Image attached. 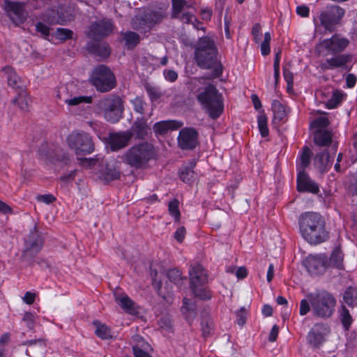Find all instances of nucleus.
I'll return each mask as SVG.
<instances>
[{
  "mask_svg": "<svg viewBox=\"0 0 357 357\" xmlns=\"http://www.w3.org/2000/svg\"><path fill=\"white\" fill-rule=\"evenodd\" d=\"M150 345L148 343H142L132 347V351L135 357H152L145 350H148Z\"/></svg>",
  "mask_w": 357,
  "mask_h": 357,
  "instance_id": "c03bdc74",
  "label": "nucleus"
},
{
  "mask_svg": "<svg viewBox=\"0 0 357 357\" xmlns=\"http://www.w3.org/2000/svg\"><path fill=\"white\" fill-rule=\"evenodd\" d=\"M43 246V238L35 225L24 239V248L22 258L24 261H31L40 251Z\"/></svg>",
  "mask_w": 357,
  "mask_h": 357,
  "instance_id": "9b49d317",
  "label": "nucleus"
},
{
  "mask_svg": "<svg viewBox=\"0 0 357 357\" xmlns=\"http://www.w3.org/2000/svg\"><path fill=\"white\" fill-rule=\"evenodd\" d=\"M351 61V56L349 54H340L333 58L328 59L325 61L319 63V68L325 71L336 68H344L346 64Z\"/></svg>",
  "mask_w": 357,
  "mask_h": 357,
  "instance_id": "5701e85b",
  "label": "nucleus"
},
{
  "mask_svg": "<svg viewBox=\"0 0 357 357\" xmlns=\"http://www.w3.org/2000/svg\"><path fill=\"white\" fill-rule=\"evenodd\" d=\"M56 98L66 103V100L70 98L68 91L66 86H61L56 90Z\"/></svg>",
  "mask_w": 357,
  "mask_h": 357,
  "instance_id": "4d7b16f0",
  "label": "nucleus"
},
{
  "mask_svg": "<svg viewBox=\"0 0 357 357\" xmlns=\"http://www.w3.org/2000/svg\"><path fill=\"white\" fill-rule=\"evenodd\" d=\"M183 306L182 312L185 314L188 321H192L197 315V307L195 302L185 298L183 301Z\"/></svg>",
  "mask_w": 357,
  "mask_h": 357,
  "instance_id": "473e14b6",
  "label": "nucleus"
},
{
  "mask_svg": "<svg viewBox=\"0 0 357 357\" xmlns=\"http://www.w3.org/2000/svg\"><path fill=\"white\" fill-rule=\"evenodd\" d=\"M183 126L181 121L176 120L162 121L153 126V130L156 135H164L169 130H176Z\"/></svg>",
  "mask_w": 357,
  "mask_h": 357,
  "instance_id": "393cba45",
  "label": "nucleus"
},
{
  "mask_svg": "<svg viewBox=\"0 0 357 357\" xmlns=\"http://www.w3.org/2000/svg\"><path fill=\"white\" fill-rule=\"evenodd\" d=\"M281 50L276 52L275 55L273 68H274V78L275 84H278L279 77H280V60Z\"/></svg>",
  "mask_w": 357,
  "mask_h": 357,
  "instance_id": "5fc2aeb1",
  "label": "nucleus"
},
{
  "mask_svg": "<svg viewBox=\"0 0 357 357\" xmlns=\"http://www.w3.org/2000/svg\"><path fill=\"white\" fill-rule=\"evenodd\" d=\"M90 81L101 93L109 92L116 86L114 74L105 65H99L94 68Z\"/></svg>",
  "mask_w": 357,
  "mask_h": 357,
  "instance_id": "6e6552de",
  "label": "nucleus"
},
{
  "mask_svg": "<svg viewBox=\"0 0 357 357\" xmlns=\"http://www.w3.org/2000/svg\"><path fill=\"white\" fill-rule=\"evenodd\" d=\"M312 155V151L310 148L307 146L303 148V151L300 155L299 164L298 165V169L305 170L310 164V159Z\"/></svg>",
  "mask_w": 357,
  "mask_h": 357,
  "instance_id": "4c0bfd02",
  "label": "nucleus"
},
{
  "mask_svg": "<svg viewBox=\"0 0 357 357\" xmlns=\"http://www.w3.org/2000/svg\"><path fill=\"white\" fill-rule=\"evenodd\" d=\"M218 50L213 39L206 36L199 39L195 50V59L197 65L202 69H209L211 72L206 75L195 78L199 83L202 80L213 79L222 73V67L217 59Z\"/></svg>",
  "mask_w": 357,
  "mask_h": 357,
  "instance_id": "f257e3e1",
  "label": "nucleus"
},
{
  "mask_svg": "<svg viewBox=\"0 0 357 357\" xmlns=\"http://www.w3.org/2000/svg\"><path fill=\"white\" fill-rule=\"evenodd\" d=\"M344 255L340 247L336 248L331 254L330 257L327 258L328 268H336L343 269Z\"/></svg>",
  "mask_w": 357,
  "mask_h": 357,
  "instance_id": "c85d7f7f",
  "label": "nucleus"
},
{
  "mask_svg": "<svg viewBox=\"0 0 357 357\" xmlns=\"http://www.w3.org/2000/svg\"><path fill=\"white\" fill-rule=\"evenodd\" d=\"M68 144L76 155L90 154L95 149L92 137L84 132H73L68 135Z\"/></svg>",
  "mask_w": 357,
  "mask_h": 357,
  "instance_id": "9d476101",
  "label": "nucleus"
},
{
  "mask_svg": "<svg viewBox=\"0 0 357 357\" xmlns=\"http://www.w3.org/2000/svg\"><path fill=\"white\" fill-rule=\"evenodd\" d=\"M190 287L193 294L202 299H210L211 294L203 286L208 282V275L204 267L197 264L189 271Z\"/></svg>",
  "mask_w": 357,
  "mask_h": 357,
  "instance_id": "0eeeda50",
  "label": "nucleus"
},
{
  "mask_svg": "<svg viewBox=\"0 0 357 357\" xmlns=\"http://www.w3.org/2000/svg\"><path fill=\"white\" fill-rule=\"evenodd\" d=\"M330 156L328 152L323 151L317 153L314 158V165L321 172L326 171V167L330 165Z\"/></svg>",
  "mask_w": 357,
  "mask_h": 357,
  "instance_id": "f704fd0d",
  "label": "nucleus"
},
{
  "mask_svg": "<svg viewBox=\"0 0 357 357\" xmlns=\"http://www.w3.org/2000/svg\"><path fill=\"white\" fill-rule=\"evenodd\" d=\"M93 324L96 327L95 334L102 340H109L113 337L111 329L106 324L99 321H94Z\"/></svg>",
  "mask_w": 357,
  "mask_h": 357,
  "instance_id": "7c9ffc66",
  "label": "nucleus"
},
{
  "mask_svg": "<svg viewBox=\"0 0 357 357\" xmlns=\"http://www.w3.org/2000/svg\"><path fill=\"white\" fill-rule=\"evenodd\" d=\"M2 72L4 73L8 86L20 91L24 88L20 77L16 74L12 67L6 66L3 68Z\"/></svg>",
  "mask_w": 357,
  "mask_h": 357,
  "instance_id": "bb28decb",
  "label": "nucleus"
},
{
  "mask_svg": "<svg viewBox=\"0 0 357 357\" xmlns=\"http://www.w3.org/2000/svg\"><path fill=\"white\" fill-rule=\"evenodd\" d=\"M314 142L319 146H326L332 142V134L331 132L317 129L314 132Z\"/></svg>",
  "mask_w": 357,
  "mask_h": 357,
  "instance_id": "c756f323",
  "label": "nucleus"
},
{
  "mask_svg": "<svg viewBox=\"0 0 357 357\" xmlns=\"http://www.w3.org/2000/svg\"><path fill=\"white\" fill-rule=\"evenodd\" d=\"M258 127L261 135L265 137L268 135V129L267 126V118L265 114H261L258 116Z\"/></svg>",
  "mask_w": 357,
  "mask_h": 357,
  "instance_id": "8fccbe9b",
  "label": "nucleus"
},
{
  "mask_svg": "<svg viewBox=\"0 0 357 357\" xmlns=\"http://www.w3.org/2000/svg\"><path fill=\"white\" fill-rule=\"evenodd\" d=\"M303 264L311 275L323 274L328 268L327 256L324 254L309 255L303 261Z\"/></svg>",
  "mask_w": 357,
  "mask_h": 357,
  "instance_id": "f3484780",
  "label": "nucleus"
},
{
  "mask_svg": "<svg viewBox=\"0 0 357 357\" xmlns=\"http://www.w3.org/2000/svg\"><path fill=\"white\" fill-rule=\"evenodd\" d=\"M131 103L135 112L141 115L144 114L146 103L144 101L142 98L137 96L131 100Z\"/></svg>",
  "mask_w": 357,
  "mask_h": 357,
  "instance_id": "a18cd8bd",
  "label": "nucleus"
},
{
  "mask_svg": "<svg viewBox=\"0 0 357 357\" xmlns=\"http://www.w3.org/2000/svg\"><path fill=\"white\" fill-rule=\"evenodd\" d=\"M22 321L26 323V326L29 329H33L34 327V316L31 312H26L22 318Z\"/></svg>",
  "mask_w": 357,
  "mask_h": 357,
  "instance_id": "052dcab7",
  "label": "nucleus"
},
{
  "mask_svg": "<svg viewBox=\"0 0 357 357\" xmlns=\"http://www.w3.org/2000/svg\"><path fill=\"white\" fill-rule=\"evenodd\" d=\"M344 301L349 305L354 307L356 305L357 292L355 288H347L343 297Z\"/></svg>",
  "mask_w": 357,
  "mask_h": 357,
  "instance_id": "79ce46f5",
  "label": "nucleus"
},
{
  "mask_svg": "<svg viewBox=\"0 0 357 357\" xmlns=\"http://www.w3.org/2000/svg\"><path fill=\"white\" fill-rule=\"evenodd\" d=\"M131 138L136 140H145L151 135V128L144 117H137L132 123L129 130H127Z\"/></svg>",
  "mask_w": 357,
  "mask_h": 357,
  "instance_id": "6ab92c4d",
  "label": "nucleus"
},
{
  "mask_svg": "<svg viewBox=\"0 0 357 357\" xmlns=\"http://www.w3.org/2000/svg\"><path fill=\"white\" fill-rule=\"evenodd\" d=\"M185 233H186L185 228L183 226H181V227H178L176 229V231H175V233H174V238L178 243H182L183 239H184V238H185Z\"/></svg>",
  "mask_w": 357,
  "mask_h": 357,
  "instance_id": "69168bd1",
  "label": "nucleus"
},
{
  "mask_svg": "<svg viewBox=\"0 0 357 357\" xmlns=\"http://www.w3.org/2000/svg\"><path fill=\"white\" fill-rule=\"evenodd\" d=\"M64 12L61 10L62 21H70L77 14V10L74 4H69L64 8Z\"/></svg>",
  "mask_w": 357,
  "mask_h": 357,
  "instance_id": "49530a36",
  "label": "nucleus"
},
{
  "mask_svg": "<svg viewBox=\"0 0 357 357\" xmlns=\"http://www.w3.org/2000/svg\"><path fill=\"white\" fill-rule=\"evenodd\" d=\"M99 107L103 111L105 119L110 123H117L123 116V101L118 96L109 95L101 99Z\"/></svg>",
  "mask_w": 357,
  "mask_h": 357,
  "instance_id": "1a4fd4ad",
  "label": "nucleus"
},
{
  "mask_svg": "<svg viewBox=\"0 0 357 357\" xmlns=\"http://www.w3.org/2000/svg\"><path fill=\"white\" fill-rule=\"evenodd\" d=\"M196 162L192 160L188 166H183L180 171V178L185 183H190L195 179V173L193 168Z\"/></svg>",
  "mask_w": 357,
  "mask_h": 357,
  "instance_id": "2f4dec72",
  "label": "nucleus"
},
{
  "mask_svg": "<svg viewBox=\"0 0 357 357\" xmlns=\"http://www.w3.org/2000/svg\"><path fill=\"white\" fill-rule=\"evenodd\" d=\"M144 89L148 93L149 99L151 102L157 101L162 96L164 93L158 86H152L149 83L144 84Z\"/></svg>",
  "mask_w": 357,
  "mask_h": 357,
  "instance_id": "58836bf2",
  "label": "nucleus"
},
{
  "mask_svg": "<svg viewBox=\"0 0 357 357\" xmlns=\"http://www.w3.org/2000/svg\"><path fill=\"white\" fill-rule=\"evenodd\" d=\"M297 190L299 192L317 194L319 191V185L312 181L305 170L300 169L297 175Z\"/></svg>",
  "mask_w": 357,
  "mask_h": 357,
  "instance_id": "412c9836",
  "label": "nucleus"
},
{
  "mask_svg": "<svg viewBox=\"0 0 357 357\" xmlns=\"http://www.w3.org/2000/svg\"><path fill=\"white\" fill-rule=\"evenodd\" d=\"M344 13V10L339 6H327L320 13L319 17L321 25L326 31L333 32L336 26L340 23Z\"/></svg>",
  "mask_w": 357,
  "mask_h": 357,
  "instance_id": "f8f14e48",
  "label": "nucleus"
},
{
  "mask_svg": "<svg viewBox=\"0 0 357 357\" xmlns=\"http://www.w3.org/2000/svg\"><path fill=\"white\" fill-rule=\"evenodd\" d=\"M197 99L211 119H216L222 113L224 109L222 96L215 86L208 84L204 87L197 95Z\"/></svg>",
  "mask_w": 357,
  "mask_h": 357,
  "instance_id": "39448f33",
  "label": "nucleus"
},
{
  "mask_svg": "<svg viewBox=\"0 0 357 357\" xmlns=\"http://www.w3.org/2000/svg\"><path fill=\"white\" fill-rule=\"evenodd\" d=\"M342 323L344 326V327L347 330L350 327L351 322H352V318L351 316L349 314V312L347 309L345 307H343V312L342 313Z\"/></svg>",
  "mask_w": 357,
  "mask_h": 357,
  "instance_id": "6e6d98bb",
  "label": "nucleus"
},
{
  "mask_svg": "<svg viewBox=\"0 0 357 357\" xmlns=\"http://www.w3.org/2000/svg\"><path fill=\"white\" fill-rule=\"evenodd\" d=\"M165 79L169 82H175L178 78V74L173 70H165L164 71Z\"/></svg>",
  "mask_w": 357,
  "mask_h": 357,
  "instance_id": "774afa93",
  "label": "nucleus"
},
{
  "mask_svg": "<svg viewBox=\"0 0 357 357\" xmlns=\"http://www.w3.org/2000/svg\"><path fill=\"white\" fill-rule=\"evenodd\" d=\"M201 326L202 335L204 337L210 335L213 330V322L209 318L208 312L204 311L202 313Z\"/></svg>",
  "mask_w": 357,
  "mask_h": 357,
  "instance_id": "c9c22d12",
  "label": "nucleus"
},
{
  "mask_svg": "<svg viewBox=\"0 0 357 357\" xmlns=\"http://www.w3.org/2000/svg\"><path fill=\"white\" fill-rule=\"evenodd\" d=\"M55 35L61 40H66L73 38V31L68 29L58 28L56 30Z\"/></svg>",
  "mask_w": 357,
  "mask_h": 357,
  "instance_id": "3c124183",
  "label": "nucleus"
},
{
  "mask_svg": "<svg viewBox=\"0 0 357 357\" xmlns=\"http://www.w3.org/2000/svg\"><path fill=\"white\" fill-rule=\"evenodd\" d=\"M36 199L38 202H44L47 204H51L56 200V197L50 194L38 195Z\"/></svg>",
  "mask_w": 357,
  "mask_h": 357,
  "instance_id": "0e129e2a",
  "label": "nucleus"
},
{
  "mask_svg": "<svg viewBox=\"0 0 357 357\" xmlns=\"http://www.w3.org/2000/svg\"><path fill=\"white\" fill-rule=\"evenodd\" d=\"M307 298L312 307V313L314 317L326 319L333 314L336 300L331 293L326 290H319L309 294Z\"/></svg>",
  "mask_w": 357,
  "mask_h": 357,
  "instance_id": "20e7f679",
  "label": "nucleus"
},
{
  "mask_svg": "<svg viewBox=\"0 0 357 357\" xmlns=\"http://www.w3.org/2000/svg\"><path fill=\"white\" fill-rule=\"evenodd\" d=\"M246 311L244 307H242L238 311L236 312L237 324L243 326L246 322Z\"/></svg>",
  "mask_w": 357,
  "mask_h": 357,
  "instance_id": "bf43d9fd",
  "label": "nucleus"
},
{
  "mask_svg": "<svg viewBox=\"0 0 357 357\" xmlns=\"http://www.w3.org/2000/svg\"><path fill=\"white\" fill-rule=\"evenodd\" d=\"M115 301L127 313L132 315H135L139 313L137 306L127 295L123 294L121 296L116 294Z\"/></svg>",
  "mask_w": 357,
  "mask_h": 357,
  "instance_id": "cd10ccee",
  "label": "nucleus"
},
{
  "mask_svg": "<svg viewBox=\"0 0 357 357\" xmlns=\"http://www.w3.org/2000/svg\"><path fill=\"white\" fill-rule=\"evenodd\" d=\"M345 95L339 90H335L330 98L326 102V107L328 109L335 108L342 100L343 97Z\"/></svg>",
  "mask_w": 357,
  "mask_h": 357,
  "instance_id": "37998d69",
  "label": "nucleus"
},
{
  "mask_svg": "<svg viewBox=\"0 0 357 357\" xmlns=\"http://www.w3.org/2000/svg\"><path fill=\"white\" fill-rule=\"evenodd\" d=\"M198 144V132L193 128H185L178 136V146L183 150H192Z\"/></svg>",
  "mask_w": 357,
  "mask_h": 357,
  "instance_id": "aec40b11",
  "label": "nucleus"
},
{
  "mask_svg": "<svg viewBox=\"0 0 357 357\" xmlns=\"http://www.w3.org/2000/svg\"><path fill=\"white\" fill-rule=\"evenodd\" d=\"M299 229L303 238L312 245L325 242L328 238L325 220L319 213L305 212L300 215Z\"/></svg>",
  "mask_w": 357,
  "mask_h": 357,
  "instance_id": "f03ea898",
  "label": "nucleus"
},
{
  "mask_svg": "<svg viewBox=\"0 0 357 357\" xmlns=\"http://www.w3.org/2000/svg\"><path fill=\"white\" fill-rule=\"evenodd\" d=\"M114 25L110 19H102L93 22L88 27L86 35L93 40L99 41L109 36L114 31Z\"/></svg>",
  "mask_w": 357,
  "mask_h": 357,
  "instance_id": "4468645a",
  "label": "nucleus"
},
{
  "mask_svg": "<svg viewBox=\"0 0 357 357\" xmlns=\"http://www.w3.org/2000/svg\"><path fill=\"white\" fill-rule=\"evenodd\" d=\"M311 305L309 300L303 299L300 303L299 313L301 316L307 314L310 310Z\"/></svg>",
  "mask_w": 357,
  "mask_h": 357,
  "instance_id": "680f3d73",
  "label": "nucleus"
},
{
  "mask_svg": "<svg viewBox=\"0 0 357 357\" xmlns=\"http://www.w3.org/2000/svg\"><path fill=\"white\" fill-rule=\"evenodd\" d=\"M157 155L153 144L147 141L135 144L121 155L123 163L137 169H144L149 167L151 160Z\"/></svg>",
  "mask_w": 357,
  "mask_h": 357,
  "instance_id": "7ed1b4c3",
  "label": "nucleus"
},
{
  "mask_svg": "<svg viewBox=\"0 0 357 357\" xmlns=\"http://www.w3.org/2000/svg\"><path fill=\"white\" fill-rule=\"evenodd\" d=\"M92 102L91 96H76L73 98H69L66 100V103L70 106L78 105L82 102L91 103Z\"/></svg>",
  "mask_w": 357,
  "mask_h": 357,
  "instance_id": "09e8293b",
  "label": "nucleus"
},
{
  "mask_svg": "<svg viewBox=\"0 0 357 357\" xmlns=\"http://www.w3.org/2000/svg\"><path fill=\"white\" fill-rule=\"evenodd\" d=\"M167 277L170 282L174 283L176 285L181 287L183 284V280L186 278L183 277L181 271L177 268H172L167 271Z\"/></svg>",
  "mask_w": 357,
  "mask_h": 357,
  "instance_id": "a19ab883",
  "label": "nucleus"
},
{
  "mask_svg": "<svg viewBox=\"0 0 357 357\" xmlns=\"http://www.w3.org/2000/svg\"><path fill=\"white\" fill-rule=\"evenodd\" d=\"M272 110L273 112V121L275 123L282 121L287 114L283 105L277 100H274L272 102Z\"/></svg>",
  "mask_w": 357,
  "mask_h": 357,
  "instance_id": "72a5a7b5",
  "label": "nucleus"
},
{
  "mask_svg": "<svg viewBox=\"0 0 357 357\" xmlns=\"http://www.w3.org/2000/svg\"><path fill=\"white\" fill-rule=\"evenodd\" d=\"M121 42L123 43L126 49L132 50L135 49L140 43V36L132 31H126L121 32Z\"/></svg>",
  "mask_w": 357,
  "mask_h": 357,
  "instance_id": "a878e982",
  "label": "nucleus"
},
{
  "mask_svg": "<svg viewBox=\"0 0 357 357\" xmlns=\"http://www.w3.org/2000/svg\"><path fill=\"white\" fill-rule=\"evenodd\" d=\"M349 45V40L337 35L333 36L319 43L316 47V52L319 56H326L329 53L337 54L342 52Z\"/></svg>",
  "mask_w": 357,
  "mask_h": 357,
  "instance_id": "ddd939ff",
  "label": "nucleus"
},
{
  "mask_svg": "<svg viewBox=\"0 0 357 357\" xmlns=\"http://www.w3.org/2000/svg\"><path fill=\"white\" fill-rule=\"evenodd\" d=\"M329 125V120L327 117L321 116L314 119L310 124L312 128L323 129Z\"/></svg>",
  "mask_w": 357,
  "mask_h": 357,
  "instance_id": "864d4df0",
  "label": "nucleus"
},
{
  "mask_svg": "<svg viewBox=\"0 0 357 357\" xmlns=\"http://www.w3.org/2000/svg\"><path fill=\"white\" fill-rule=\"evenodd\" d=\"M12 103L14 105L17 104L22 110L27 109L29 102L24 88L17 91V96L12 100Z\"/></svg>",
  "mask_w": 357,
  "mask_h": 357,
  "instance_id": "ea45409f",
  "label": "nucleus"
},
{
  "mask_svg": "<svg viewBox=\"0 0 357 357\" xmlns=\"http://www.w3.org/2000/svg\"><path fill=\"white\" fill-rule=\"evenodd\" d=\"M3 8L10 19L16 25L22 24L26 19L27 13L24 9V3L4 0Z\"/></svg>",
  "mask_w": 357,
  "mask_h": 357,
  "instance_id": "a211bd4d",
  "label": "nucleus"
},
{
  "mask_svg": "<svg viewBox=\"0 0 357 357\" xmlns=\"http://www.w3.org/2000/svg\"><path fill=\"white\" fill-rule=\"evenodd\" d=\"M271 40V36L269 32H266L264 34V41L261 43V52L262 55L266 56L269 54L270 50V42Z\"/></svg>",
  "mask_w": 357,
  "mask_h": 357,
  "instance_id": "603ef678",
  "label": "nucleus"
},
{
  "mask_svg": "<svg viewBox=\"0 0 357 357\" xmlns=\"http://www.w3.org/2000/svg\"><path fill=\"white\" fill-rule=\"evenodd\" d=\"M329 332L330 328L327 324L317 323L307 333V342L312 349H319L325 342V336Z\"/></svg>",
  "mask_w": 357,
  "mask_h": 357,
  "instance_id": "2eb2a0df",
  "label": "nucleus"
},
{
  "mask_svg": "<svg viewBox=\"0 0 357 357\" xmlns=\"http://www.w3.org/2000/svg\"><path fill=\"white\" fill-rule=\"evenodd\" d=\"M172 18L178 19L185 24L193 23L195 24V22H197V17L192 13L185 10V8L189 7L185 1L172 0Z\"/></svg>",
  "mask_w": 357,
  "mask_h": 357,
  "instance_id": "dca6fc26",
  "label": "nucleus"
},
{
  "mask_svg": "<svg viewBox=\"0 0 357 357\" xmlns=\"http://www.w3.org/2000/svg\"><path fill=\"white\" fill-rule=\"evenodd\" d=\"M86 49L89 53L104 58L109 56L111 53L109 44L106 42H100V40L88 43Z\"/></svg>",
  "mask_w": 357,
  "mask_h": 357,
  "instance_id": "b1692460",
  "label": "nucleus"
},
{
  "mask_svg": "<svg viewBox=\"0 0 357 357\" xmlns=\"http://www.w3.org/2000/svg\"><path fill=\"white\" fill-rule=\"evenodd\" d=\"M167 16L166 10L162 8L147 9L132 19V26L137 30L149 31L160 24Z\"/></svg>",
  "mask_w": 357,
  "mask_h": 357,
  "instance_id": "423d86ee",
  "label": "nucleus"
},
{
  "mask_svg": "<svg viewBox=\"0 0 357 357\" xmlns=\"http://www.w3.org/2000/svg\"><path fill=\"white\" fill-rule=\"evenodd\" d=\"M36 29L37 32L40 33L44 38H47L50 35V27L43 22H37L36 24Z\"/></svg>",
  "mask_w": 357,
  "mask_h": 357,
  "instance_id": "13d9d810",
  "label": "nucleus"
},
{
  "mask_svg": "<svg viewBox=\"0 0 357 357\" xmlns=\"http://www.w3.org/2000/svg\"><path fill=\"white\" fill-rule=\"evenodd\" d=\"M121 172L116 167L107 165L102 173V178L107 182L120 178Z\"/></svg>",
  "mask_w": 357,
  "mask_h": 357,
  "instance_id": "e433bc0d",
  "label": "nucleus"
},
{
  "mask_svg": "<svg viewBox=\"0 0 357 357\" xmlns=\"http://www.w3.org/2000/svg\"><path fill=\"white\" fill-rule=\"evenodd\" d=\"M252 33L254 36L255 41L259 43L261 38V26L259 24L257 23L253 26Z\"/></svg>",
  "mask_w": 357,
  "mask_h": 357,
  "instance_id": "338daca9",
  "label": "nucleus"
},
{
  "mask_svg": "<svg viewBox=\"0 0 357 357\" xmlns=\"http://www.w3.org/2000/svg\"><path fill=\"white\" fill-rule=\"evenodd\" d=\"M168 210L169 213L174 217L176 222L180 221L181 213L178 209V201L174 199L169 202Z\"/></svg>",
  "mask_w": 357,
  "mask_h": 357,
  "instance_id": "de8ad7c7",
  "label": "nucleus"
},
{
  "mask_svg": "<svg viewBox=\"0 0 357 357\" xmlns=\"http://www.w3.org/2000/svg\"><path fill=\"white\" fill-rule=\"evenodd\" d=\"M78 160H79V165H81L82 166H84L85 167H91L96 164L98 159L93 158H78Z\"/></svg>",
  "mask_w": 357,
  "mask_h": 357,
  "instance_id": "e2e57ef3",
  "label": "nucleus"
},
{
  "mask_svg": "<svg viewBox=\"0 0 357 357\" xmlns=\"http://www.w3.org/2000/svg\"><path fill=\"white\" fill-rule=\"evenodd\" d=\"M109 144L112 151H117L128 146L131 142V137L128 130L110 133Z\"/></svg>",
  "mask_w": 357,
  "mask_h": 357,
  "instance_id": "4be33fe9",
  "label": "nucleus"
}]
</instances>
